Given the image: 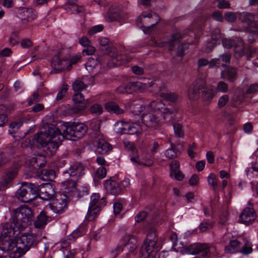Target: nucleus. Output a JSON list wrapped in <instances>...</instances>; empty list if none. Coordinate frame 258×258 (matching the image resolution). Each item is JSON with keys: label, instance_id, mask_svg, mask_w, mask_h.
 Returning a JSON list of instances; mask_svg holds the SVG:
<instances>
[{"label": "nucleus", "instance_id": "0e129e2a", "mask_svg": "<svg viewBox=\"0 0 258 258\" xmlns=\"http://www.w3.org/2000/svg\"><path fill=\"white\" fill-rule=\"evenodd\" d=\"M258 89V84H253L251 85L246 90L245 95L250 94L255 92Z\"/></svg>", "mask_w": 258, "mask_h": 258}, {"label": "nucleus", "instance_id": "6e6d98bb", "mask_svg": "<svg viewBox=\"0 0 258 258\" xmlns=\"http://www.w3.org/2000/svg\"><path fill=\"white\" fill-rule=\"evenodd\" d=\"M61 62L62 60L59 57V53H58L52 58L51 65L53 68H56L57 67L61 64Z\"/></svg>", "mask_w": 258, "mask_h": 258}, {"label": "nucleus", "instance_id": "b1692460", "mask_svg": "<svg viewBox=\"0 0 258 258\" xmlns=\"http://www.w3.org/2000/svg\"><path fill=\"white\" fill-rule=\"evenodd\" d=\"M237 70L236 68L229 67L221 72V78L225 80L233 82L237 79Z\"/></svg>", "mask_w": 258, "mask_h": 258}, {"label": "nucleus", "instance_id": "338daca9", "mask_svg": "<svg viewBox=\"0 0 258 258\" xmlns=\"http://www.w3.org/2000/svg\"><path fill=\"white\" fill-rule=\"evenodd\" d=\"M33 45L32 42L29 39H25L21 41V46L23 48H28Z\"/></svg>", "mask_w": 258, "mask_h": 258}, {"label": "nucleus", "instance_id": "bb28decb", "mask_svg": "<svg viewBox=\"0 0 258 258\" xmlns=\"http://www.w3.org/2000/svg\"><path fill=\"white\" fill-rule=\"evenodd\" d=\"M77 180L70 178L62 183V189L64 190L63 193L66 194L73 191L76 189Z\"/></svg>", "mask_w": 258, "mask_h": 258}, {"label": "nucleus", "instance_id": "09e8293b", "mask_svg": "<svg viewBox=\"0 0 258 258\" xmlns=\"http://www.w3.org/2000/svg\"><path fill=\"white\" fill-rule=\"evenodd\" d=\"M148 214L147 209L142 211L137 214L135 217V221L136 222H141L144 220L147 217Z\"/></svg>", "mask_w": 258, "mask_h": 258}, {"label": "nucleus", "instance_id": "1a4fd4ad", "mask_svg": "<svg viewBox=\"0 0 258 258\" xmlns=\"http://www.w3.org/2000/svg\"><path fill=\"white\" fill-rule=\"evenodd\" d=\"M105 205L104 198L100 199L98 194H94L91 197V202L86 219L88 221L93 220L100 211L102 207Z\"/></svg>", "mask_w": 258, "mask_h": 258}, {"label": "nucleus", "instance_id": "f704fd0d", "mask_svg": "<svg viewBox=\"0 0 258 258\" xmlns=\"http://www.w3.org/2000/svg\"><path fill=\"white\" fill-rule=\"evenodd\" d=\"M26 184L29 189V193H31V195L34 196V198L39 195L40 192V184L38 185L32 183H27Z\"/></svg>", "mask_w": 258, "mask_h": 258}, {"label": "nucleus", "instance_id": "6e6552de", "mask_svg": "<svg viewBox=\"0 0 258 258\" xmlns=\"http://www.w3.org/2000/svg\"><path fill=\"white\" fill-rule=\"evenodd\" d=\"M160 20L159 17L153 12H145L137 19L136 24L139 27H144L145 33L150 32L151 28Z\"/></svg>", "mask_w": 258, "mask_h": 258}, {"label": "nucleus", "instance_id": "9b49d317", "mask_svg": "<svg viewBox=\"0 0 258 258\" xmlns=\"http://www.w3.org/2000/svg\"><path fill=\"white\" fill-rule=\"evenodd\" d=\"M183 254H198L203 257L207 256L209 252L208 246L205 244H194L184 247L181 251Z\"/></svg>", "mask_w": 258, "mask_h": 258}, {"label": "nucleus", "instance_id": "dca6fc26", "mask_svg": "<svg viewBox=\"0 0 258 258\" xmlns=\"http://www.w3.org/2000/svg\"><path fill=\"white\" fill-rule=\"evenodd\" d=\"M16 197L22 202L28 203L34 199V196L29 193L26 182H23L22 185L17 190Z\"/></svg>", "mask_w": 258, "mask_h": 258}, {"label": "nucleus", "instance_id": "ea45409f", "mask_svg": "<svg viewBox=\"0 0 258 258\" xmlns=\"http://www.w3.org/2000/svg\"><path fill=\"white\" fill-rule=\"evenodd\" d=\"M208 182L214 190H215L218 186L217 178L214 173H210L207 177Z\"/></svg>", "mask_w": 258, "mask_h": 258}, {"label": "nucleus", "instance_id": "f3484780", "mask_svg": "<svg viewBox=\"0 0 258 258\" xmlns=\"http://www.w3.org/2000/svg\"><path fill=\"white\" fill-rule=\"evenodd\" d=\"M203 84V81L200 80L196 81L190 86L187 92V96L190 100H195L199 98Z\"/></svg>", "mask_w": 258, "mask_h": 258}, {"label": "nucleus", "instance_id": "a211bd4d", "mask_svg": "<svg viewBox=\"0 0 258 258\" xmlns=\"http://www.w3.org/2000/svg\"><path fill=\"white\" fill-rule=\"evenodd\" d=\"M256 216L252 208H245L239 216V221L244 224H248L254 220Z\"/></svg>", "mask_w": 258, "mask_h": 258}, {"label": "nucleus", "instance_id": "5fc2aeb1", "mask_svg": "<svg viewBox=\"0 0 258 258\" xmlns=\"http://www.w3.org/2000/svg\"><path fill=\"white\" fill-rule=\"evenodd\" d=\"M82 235V233L81 230L78 229L74 231L70 235H68V238L74 242L78 237L81 236Z\"/></svg>", "mask_w": 258, "mask_h": 258}, {"label": "nucleus", "instance_id": "0eeeda50", "mask_svg": "<svg viewBox=\"0 0 258 258\" xmlns=\"http://www.w3.org/2000/svg\"><path fill=\"white\" fill-rule=\"evenodd\" d=\"M98 41L101 46L105 47V53L108 54L112 58L114 66H119L130 61L129 59L125 60L124 56L118 54L116 49L110 43L108 38L100 37Z\"/></svg>", "mask_w": 258, "mask_h": 258}, {"label": "nucleus", "instance_id": "58836bf2", "mask_svg": "<svg viewBox=\"0 0 258 258\" xmlns=\"http://www.w3.org/2000/svg\"><path fill=\"white\" fill-rule=\"evenodd\" d=\"M18 35L19 33L17 31H13L11 33L8 40L10 46H14L18 44Z\"/></svg>", "mask_w": 258, "mask_h": 258}, {"label": "nucleus", "instance_id": "2eb2a0df", "mask_svg": "<svg viewBox=\"0 0 258 258\" xmlns=\"http://www.w3.org/2000/svg\"><path fill=\"white\" fill-rule=\"evenodd\" d=\"M160 82L159 81H150L148 79H145L144 82L137 81L133 82L132 86H133V90L135 91H143L144 90L148 89L149 87H157L159 85V83Z\"/></svg>", "mask_w": 258, "mask_h": 258}, {"label": "nucleus", "instance_id": "864d4df0", "mask_svg": "<svg viewBox=\"0 0 258 258\" xmlns=\"http://www.w3.org/2000/svg\"><path fill=\"white\" fill-rule=\"evenodd\" d=\"M228 85L226 83H225L223 81L219 82L218 83L217 86V91H219V92H221L222 93L227 92V90H228Z\"/></svg>", "mask_w": 258, "mask_h": 258}, {"label": "nucleus", "instance_id": "c85d7f7f", "mask_svg": "<svg viewBox=\"0 0 258 258\" xmlns=\"http://www.w3.org/2000/svg\"><path fill=\"white\" fill-rule=\"evenodd\" d=\"M202 97L204 101H209L211 100L215 96V92L213 89L205 87L204 82L202 85Z\"/></svg>", "mask_w": 258, "mask_h": 258}, {"label": "nucleus", "instance_id": "3c124183", "mask_svg": "<svg viewBox=\"0 0 258 258\" xmlns=\"http://www.w3.org/2000/svg\"><path fill=\"white\" fill-rule=\"evenodd\" d=\"M85 88L84 83L80 80H76L73 84V88L75 92L80 91Z\"/></svg>", "mask_w": 258, "mask_h": 258}, {"label": "nucleus", "instance_id": "2f4dec72", "mask_svg": "<svg viewBox=\"0 0 258 258\" xmlns=\"http://www.w3.org/2000/svg\"><path fill=\"white\" fill-rule=\"evenodd\" d=\"M129 126L128 122L119 121L115 123L114 130L118 134H125L127 133Z\"/></svg>", "mask_w": 258, "mask_h": 258}, {"label": "nucleus", "instance_id": "774afa93", "mask_svg": "<svg viewBox=\"0 0 258 258\" xmlns=\"http://www.w3.org/2000/svg\"><path fill=\"white\" fill-rule=\"evenodd\" d=\"M68 90L67 86H65L64 87L61 89L59 92H58L56 96V100H60L62 99L64 95L66 94L67 91Z\"/></svg>", "mask_w": 258, "mask_h": 258}, {"label": "nucleus", "instance_id": "4d7b16f0", "mask_svg": "<svg viewBox=\"0 0 258 258\" xmlns=\"http://www.w3.org/2000/svg\"><path fill=\"white\" fill-rule=\"evenodd\" d=\"M103 29V27L101 25H98L95 26L91 28L89 31H88V34L90 35H93L95 34L96 33L101 32Z\"/></svg>", "mask_w": 258, "mask_h": 258}, {"label": "nucleus", "instance_id": "de8ad7c7", "mask_svg": "<svg viewBox=\"0 0 258 258\" xmlns=\"http://www.w3.org/2000/svg\"><path fill=\"white\" fill-rule=\"evenodd\" d=\"M131 160L133 163L139 165H144L145 166H150L152 164V162L151 161H150L147 163L144 162V161H142L139 159L138 155L132 156L131 158Z\"/></svg>", "mask_w": 258, "mask_h": 258}, {"label": "nucleus", "instance_id": "bf43d9fd", "mask_svg": "<svg viewBox=\"0 0 258 258\" xmlns=\"http://www.w3.org/2000/svg\"><path fill=\"white\" fill-rule=\"evenodd\" d=\"M229 100V97L227 95H224L221 96L219 100L218 105L219 107H222L224 106Z\"/></svg>", "mask_w": 258, "mask_h": 258}, {"label": "nucleus", "instance_id": "473e14b6", "mask_svg": "<svg viewBox=\"0 0 258 258\" xmlns=\"http://www.w3.org/2000/svg\"><path fill=\"white\" fill-rule=\"evenodd\" d=\"M180 154V152L176 148L175 146L171 143V147L165 152V155L169 159H174Z\"/></svg>", "mask_w": 258, "mask_h": 258}, {"label": "nucleus", "instance_id": "423d86ee", "mask_svg": "<svg viewBox=\"0 0 258 258\" xmlns=\"http://www.w3.org/2000/svg\"><path fill=\"white\" fill-rule=\"evenodd\" d=\"M157 241L156 232L149 233L141 248L140 258H154L160 249Z\"/></svg>", "mask_w": 258, "mask_h": 258}, {"label": "nucleus", "instance_id": "6ab92c4d", "mask_svg": "<svg viewBox=\"0 0 258 258\" xmlns=\"http://www.w3.org/2000/svg\"><path fill=\"white\" fill-rule=\"evenodd\" d=\"M40 198L43 200L52 199L54 194V190L52 185L49 183H43L40 184Z\"/></svg>", "mask_w": 258, "mask_h": 258}, {"label": "nucleus", "instance_id": "ddd939ff", "mask_svg": "<svg viewBox=\"0 0 258 258\" xmlns=\"http://www.w3.org/2000/svg\"><path fill=\"white\" fill-rule=\"evenodd\" d=\"M17 16L22 20L32 21L37 17L36 11L32 8L19 7L15 9Z\"/></svg>", "mask_w": 258, "mask_h": 258}, {"label": "nucleus", "instance_id": "7ed1b4c3", "mask_svg": "<svg viewBox=\"0 0 258 258\" xmlns=\"http://www.w3.org/2000/svg\"><path fill=\"white\" fill-rule=\"evenodd\" d=\"M125 105L130 107L134 114H141L143 124L150 130L156 129L161 125V120L158 115L159 112L166 122L171 121L175 114L174 110L165 107L159 100L146 105H143L141 101H130Z\"/></svg>", "mask_w": 258, "mask_h": 258}, {"label": "nucleus", "instance_id": "49530a36", "mask_svg": "<svg viewBox=\"0 0 258 258\" xmlns=\"http://www.w3.org/2000/svg\"><path fill=\"white\" fill-rule=\"evenodd\" d=\"M211 38L213 39V41H215L220 43V39H222V38L219 28H215L212 31Z\"/></svg>", "mask_w": 258, "mask_h": 258}, {"label": "nucleus", "instance_id": "4468645a", "mask_svg": "<svg viewBox=\"0 0 258 258\" xmlns=\"http://www.w3.org/2000/svg\"><path fill=\"white\" fill-rule=\"evenodd\" d=\"M84 167L81 163H78L71 166L68 170L63 171L66 176H69L73 180H78L84 174Z\"/></svg>", "mask_w": 258, "mask_h": 258}, {"label": "nucleus", "instance_id": "7c9ffc66", "mask_svg": "<svg viewBox=\"0 0 258 258\" xmlns=\"http://www.w3.org/2000/svg\"><path fill=\"white\" fill-rule=\"evenodd\" d=\"M48 217L44 212H41L38 216L37 220L34 222L35 227L41 228L43 227L48 222Z\"/></svg>", "mask_w": 258, "mask_h": 258}, {"label": "nucleus", "instance_id": "393cba45", "mask_svg": "<svg viewBox=\"0 0 258 258\" xmlns=\"http://www.w3.org/2000/svg\"><path fill=\"white\" fill-rule=\"evenodd\" d=\"M29 162L31 166L34 168H40L44 166L46 164V158L42 155H34L30 157Z\"/></svg>", "mask_w": 258, "mask_h": 258}, {"label": "nucleus", "instance_id": "a19ab883", "mask_svg": "<svg viewBox=\"0 0 258 258\" xmlns=\"http://www.w3.org/2000/svg\"><path fill=\"white\" fill-rule=\"evenodd\" d=\"M98 64V61L96 59L89 58L85 64L86 69L89 72H92Z\"/></svg>", "mask_w": 258, "mask_h": 258}, {"label": "nucleus", "instance_id": "20e7f679", "mask_svg": "<svg viewBox=\"0 0 258 258\" xmlns=\"http://www.w3.org/2000/svg\"><path fill=\"white\" fill-rule=\"evenodd\" d=\"M186 37V36L184 34L182 35L180 32H176L171 35L168 38H164L160 40H156L155 38L152 37L151 38L152 43L151 44L160 47H168L171 50H173L175 45L178 44L176 51L175 58H174V61L178 62L182 60L184 51L187 48L186 44L180 43L181 40L185 38Z\"/></svg>", "mask_w": 258, "mask_h": 258}, {"label": "nucleus", "instance_id": "72a5a7b5", "mask_svg": "<svg viewBox=\"0 0 258 258\" xmlns=\"http://www.w3.org/2000/svg\"><path fill=\"white\" fill-rule=\"evenodd\" d=\"M160 96L165 100L170 102H175L178 98V95L176 93L171 92H161Z\"/></svg>", "mask_w": 258, "mask_h": 258}, {"label": "nucleus", "instance_id": "c9c22d12", "mask_svg": "<svg viewBox=\"0 0 258 258\" xmlns=\"http://www.w3.org/2000/svg\"><path fill=\"white\" fill-rule=\"evenodd\" d=\"M128 125L130 126L128 127V130H127V133H126V134L131 135L138 134L140 133L142 130V128L138 123L128 122Z\"/></svg>", "mask_w": 258, "mask_h": 258}, {"label": "nucleus", "instance_id": "680f3d73", "mask_svg": "<svg viewBox=\"0 0 258 258\" xmlns=\"http://www.w3.org/2000/svg\"><path fill=\"white\" fill-rule=\"evenodd\" d=\"M123 207L122 204L120 202H116L113 205L114 213L115 215L119 214Z\"/></svg>", "mask_w": 258, "mask_h": 258}, {"label": "nucleus", "instance_id": "79ce46f5", "mask_svg": "<svg viewBox=\"0 0 258 258\" xmlns=\"http://www.w3.org/2000/svg\"><path fill=\"white\" fill-rule=\"evenodd\" d=\"M90 111L92 114L98 115L102 113L103 107L99 104H95L90 107Z\"/></svg>", "mask_w": 258, "mask_h": 258}, {"label": "nucleus", "instance_id": "9d476101", "mask_svg": "<svg viewBox=\"0 0 258 258\" xmlns=\"http://www.w3.org/2000/svg\"><path fill=\"white\" fill-rule=\"evenodd\" d=\"M67 195L61 192L56 193L46 208H49L55 213L61 214L67 208Z\"/></svg>", "mask_w": 258, "mask_h": 258}, {"label": "nucleus", "instance_id": "052dcab7", "mask_svg": "<svg viewBox=\"0 0 258 258\" xmlns=\"http://www.w3.org/2000/svg\"><path fill=\"white\" fill-rule=\"evenodd\" d=\"M96 176L99 178H103L106 175V170L104 167L99 168L96 172Z\"/></svg>", "mask_w": 258, "mask_h": 258}, {"label": "nucleus", "instance_id": "a878e982", "mask_svg": "<svg viewBox=\"0 0 258 258\" xmlns=\"http://www.w3.org/2000/svg\"><path fill=\"white\" fill-rule=\"evenodd\" d=\"M199 68L208 66L209 68L218 67L220 66V59H212L209 61L206 58H202L199 59L198 62Z\"/></svg>", "mask_w": 258, "mask_h": 258}, {"label": "nucleus", "instance_id": "e2e57ef3", "mask_svg": "<svg viewBox=\"0 0 258 258\" xmlns=\"http://www.w3.org/2000/svg\"><path fill=\"white\" fill-rule=\"evenodd\" d=\"M86 49H84L82 51V53L84 55H92L95 51V49L92 45L86 47Z\"/></svg>", "mask_w": 258, "mask_h": 258}, {"label": "nucleus", "instance_id": "37998d69", "mask_svg": "<svg viewBox=\"0 0 258 258\" xmlns=\"http://www.w3.org/2000/svg\"><path fill=\"white\" fill-rule=\"evenodd\" d=\"M222 45L224 48L227 49L231 48L234 46L237 47V46L235 43V40L228 39V38H222Z\"/></svg>", "mask_w": 258, "mask_h": 258}, {"label": "nucleus", "instance_id": "aec40b11", "mask_svg": "<svg viewBox=\"0 0 258 258\" xmlns=\"http://www.w3.org/2000/svg\"><path fill=\"white\" fill-rule=\"evenodd\" d=\"M18 173L17 167L9 169L6 175L0 182V187L4 189L8 187V184L15 178Z\"/></svg>", "mask_w": 258, "mask_h": 258}, {"label": "nucleus", "instance_id": "cd10ccee", "mask_svg": "<svg viewBox=\"0 0 258 258\" xmlns=\"http://www.w3.org/2000/svg\"><path fill=\"white\" fill-rule=\"evenodd\" d=\"M105 109L109 112L121 114L124 113V109L120 108L119 106L114 102H108L105 104Z\"/></svg>", "mask_w": 258, "mask_h": 258}, {"label": "nucleus", "instance_id": "39448f33", "mask_svg": "<svg viewBox=\"0 0 258 258\" xmlns=\"http://www.w3.org/2000/svg\"><path fill=\"white\" fill-rule=\"evenodd\" d=\"M241 22L243 27L248 31L258 34V22L254 15L247 12H227L225 18L230 23L235 22L237 18Z\"/></svg>", "mask_w": 258, "mask_h": 258}, {"label": "nucleus", "instance_id": "4c0bfd02", "mask_svg": "<svg viewBox=\"0 0 258 258\" xmlns=\"http://www.w3.org/2000/svg\"><path fill=\"white\" fill-rule=\"evenodd\" d=\"M173 128L174 134L178 138H182L184 136V131L183 126L178 122H175L173 124Z\"/></svg>", "mask_w": 258, "mask_h": 258}, {"label": "nucleus", "instance_id": "603ef678", "mask_svg": "<svg viewBox=\"0 0 258 258\" xmlns=\"http://www.w3.org/2000/svg\"><path fill=\"white\" fill-rule=\"evenodd\" d=\"M212 227V223L207 222L206 221H204L202 222L199 226V228L201 232H204L209 229Z\"/></svg>", "mask_w": 258, "mask_h": 258}, {"label": "nucleus", "instance_id": "a18cd8bd", "mask_svg": "<svg viewBox=\"0 0 258 258\" xmlns=\"http://www.w3.org/2000/svg\"><path fill=\"white\" fill-rule=\"evenodd\" d=\"M252 250V245L251 243L249 241H246L243 246L242 245V247L240 248V252L245 254H248L250 253Z\"/></svg>", "mask_w": 258, "mask_h": 258}, {"label": "nucleus", "instance_id": "f03ea898", "mask_svg": "<svg viewBox=\"0 0 258 258\" xmlns=\"http://www.w3.org/2000/svg\"><path fill=\"white\" fill-rule=\"evenodd\" d=\"M87 130V126L83 123L63 122L57 127L47 124L41 128L34 139L48 155H52L64 139L73 141L81 139Z\"/></svg>", "mask_w": 258, "mask_h": 258}, {"label": "nucleus", "instance_id": "4be33fe9", "mask_svg": "<svg viewBox=\"0 0 258 258\" xmlns=\"http://www.w3.org/2000/svg\"><path fill=\"white\" fill-rule=\"evenodd\" d=\"M104 186L108 192L113 195H117L121 192V187L119 186V182L114 180H106L104 183Z\"/></svg>", "mask_w": 258, "mask_h": 258}, {"label": "nucleus", "instance_id": "13d9d810", "mask_svg": "<svg viewBox=\"0 0 258 258\" xmlns=\"http://www.w3.org/2000/svg\"><path fill=\"white\" fill-rule=\"evenodd\" d=\"M170 166V175L173 176V174L175 172L179 170V164L176 161H174L171 162Z\"/></svg>", "mask_w": 258, "mask_h": 258}, {"label": "nucleus", "instance_id": "c03bdc74", "mask_svg": "<svg viewBox=\"0 0 258 258\" xmlns=\"http://www.w3.org/2000/svg\"><path fill=\"white\" fill-rule=\"evenodd\" d=\"M217 59H220V64H221V60L223 61L222 66L225 67L227 66V63L230 62L231 59V54L229 53H225L219 56Z\"/></svg>", "mask_w": 258, "mask_h": 258}, {"label": "nucleus", "instance_id": "f8f14e48", "mask_svg": "<svg viewBox=\"0 0 258 258\" xmlns=\"http://www.w3.org/2000/svg\"><path fill=\"white\" fill-rule=\"evenodd\" d=\"M122 246L126 248L129 251L134 252L138 247L137 238L131 234H125L121 239L119 245L116 247V251H122Z\"/></svg>", "mask_w": 258, "mask_h": 258}, {"label": "nucleus", "instance_id": "69168bd1", "mask_svg": "<svg viewBox=\"0 0 258 258\" xmlns=\"http://www.w3.org/2000/svg\"><path fill=\"white\" fill-rule=\"evenodd\" d=\"M79 43L84 47H88L91 45L90 40L86 37H83L79 39Z\"/></svg>", "mask_w": 258, "mask_h": 258}, {"label": "nucleus", "instance_id": "412c9836", "mask_svg": "<svg viewBox=\"0 0 258 258\" xmlns=\"http://www.w3.org/2000/svg\"><path fill=\"white\" fill-rule=\"evenodd\" d=\"M96 152L100 154L108 153L112 149L111 145L102 138H98L95 141Z\"/></svg>", "mask_w": 258, "mask_h": 258}, {"label": "nucleus", "instance_id": "5701e85b", "mask_svg": "<svg viewBox=\"0 0 258 258\" xmlns=\"http://www.w3.org/2000/svg\"><path fill=\"white\" fill-rule=\"evenodd\" d=\"M241 239L239 237L237 239L230 240L229 244L225 247V252L231 253L240 252V248L242 246V243L241 242Z\"/></svg>", "mask_w": 258, "mask_h": 258}, {"label": "nucleus", "instance_id": "f257e3e1", "mask_svg": "<svg viewBox=\"0 0 258 258\" xmlns=\"http://www.w3.org/2000/svg\"><path fill=\"white\" fill-rule=\"evenodd\" d=\"M32 219L31 210L26 206L16 209L13 222L1 224L0 249L7 251L10 258H20L33 245L34 237L32 234H22L15 240L16 236L25 228Z\"/></svg>", "mask_w": 258, "mask_h": 258}, {"label": "nucleus", "instance_id": "8fccbe9b", "mask_svg": "<svg viewBox=\"0 0 258 258\" xmlns=\"http://www.w3.org/2000/svg\"><path fill=\"white\" fill-rule=\"evenodd\" d=\"M22 124V122L20 120L12 122L10 125V129L9 131L10 133L12 134L13 133H15L17 131Z\"/></svg>", "mask_w": 258, "mask_h": 258}, {"label": "nucleus", "instance_id": "c756f323", "mask_svg": "<svg viewBox=\"0 0 258 258\" xmlns=\"http://www.w3.org/2000/svg\"><path fill=\"white\" fill-rule=\"evenodd\" d=\"M73 100L76 103H81L82 104L79 106V110H84L88 103V100L87 99L86 101L84 99V97L81 93H77L73 96Z\"/></svg>", "mask_w": 258, "mask_h": 258}, {"label": "nucleus", "instance_id": "e433bc0d", "mask_svg": "<svg viewBox=\"0 0 258 258\" xmlns=\"http://www.w3.org/2000/svg\"><path fill=\"white\" fill-rule=\"evenodd\" d=\"M120 17V14L117 11H114L113 8H110L105 16V19L107 21H113L117 20Z\"/></svg>", "mask_w": 258, "mask_h": 258}]
</instances>
